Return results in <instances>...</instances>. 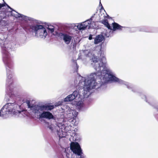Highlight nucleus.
<instances>
[{"mask_svg":"<svg viewBox=\"0 0 158 158\" xmlns=\"http://www.w3.org/2000/svg\"><path fill=\"white\" fill-rule=\"evenodd\" d=\"M98 47V50L94 51L93 54L90 53L88 54L90 56L92 55L91 64L97 72L91 73L86 77L79 76L78 78V86H80L79 97L80 99L76 102V105L79 109H81L83 106V99L87 98L90 94V90L99 88L102 84L113 82L124 84L128 89L132 88L131 84L116 77L112 71L106 67V59L105 57H102V60H99L101 52L100 48Z\"/></svg>","mask_w":158,"mask_h":158,"instance_id":"obj_1","label":"nucleus"},{"mask_svg":"<svg viewBox=\"0 0 158 158\" xmlns=\"http://www.w3.org/2000/svg\"><path fill=\"white\" fill-rule=\"evenodd\" d=\"M6 37L2 34L0 33V45H1L3 61L5 65L7 75L6 85L7 90L8 91L9 95H11L12 97L16 95L14 93L16 92L15 85L13 82L14 79V73L12 71L13 68V64L10 61V54L12 49L10 43H8L6 40Z\"/></svg>","mask_w":158,"mask_h":158,"instance_id":"obj_2","label":"nucleus"},{"mask_svg":"<svg viewBox=\"0 0 158 158\" xmlns=\"http://www.w3.org/2000/svg\"><path fill=\"white\" fill-rule=\"evenodd\" d=\"M48 128L52 132H56L60 138L65 137L67 135L73 137L76 139V132L70 125L63 123H57L56 126L49 125Z\"/></svg>","mask_w":158,"mask_h":158,"instance_id":"obj_3","label":"nucleus"},{"mask_svg":"<svg viewBox=\"0 0 158 158\" xmlns=\"http://www.w3.org/2000/svg\"><path fill=\"white\" fill-rule=\"evenodd\" d=\"M8 103L5 105L1 109L0 112V116H5L7 115L13 114L21 117L24 114V111H19L17 109L19 108V106L15 103Z\"/></svg>","mask_w":158,"mask_h":158,"instance_id":"obj_4","label":"nucleus"},{"mask_svg":"<svg viewBox=\"0 0 158 158\" xmlns=\"http://www.w3.org/2000/svg\"><path fill=\"white\" fill-rule=\"evenodd\" d=\"M27 105L28 108H30L31 111L32 112L37 115L44 110H51L54 108V106L52 105H45L41 106L32 105L31 106L29 103H28Z\"/></svg>","mask_w":158,"mask_h":158,"instance_id":"obj_5","label":"nucleus"},{"mask_svg":"<svg viewBox=\"0 0 158 158\" xmlns=\"http://www.w3.org/2000/svg\"><path fill=\"white\" fill-rule=\"evenodd\" d=\"M31 28L35 33V35L38 37L44 39L48 35L46 29L41 25H33L31 26Z\"/></svg>","mask_w":158,"mask_h":158,"instance_id":"obj_6","label":"nucleus"},{"mask_svg":"<svg viewBox=\"0 0 158 158\" xmlns=\"http://www.w3.org/2000/svg\"><path fill=\"white\" fill-rule=\"evenodd\" d=\"M8 8L6 9L5 14L6 16H12L15 17V18H21V19L24 20H27L28 19V17L26 16L20 14L16 12L14 10H12L11 8L9 6H8L6 3Z\"/></svg>","mask_w":158,"mask_h":158,"instance_id":"obj_7","label":"nucleus"},{"mask_svg":"<svg viewBox=\"0 0 158 158\" xmlns=\"http://www.w3.org/2000/svg\"><path fill=\"white\" fill-rule=\"evenodd\" d=\"M68 110L66 111V115L65 116L70 122H75L76 118L78 114L77 112L70 109L69 107L68 108Z\"/></svg>","mask_w":158,"mask_h":158,"instance_id":"obj_8","label":"nucleus"},{"mask_svg":"<svg viewBox=\"0 0 158 158\" xmlns=\"http://www.w3.org/2000/svg\"><path fill=\"white\" fill-rule=\"evenodd\" d=\"M91 20V19H88L85 22L79 23L77 26V28L80 30H85L90 23Z\"/></svg>","mask_w":158,"mask_h":158,"instance_id":"obj_9","label":"nucleus"},{"mask_svg":"<svg viewBox=\"0 0 158 158\" xmlns=\"http://www.w3.org/2000/svg\"><path fill=\"white\" fill-rule=\"evenodd\" d=\"M37 116H39L40 118H46L49 119L53 118L52 114L48 111H43L40 114H38Z\"/></svg>","mask_w":158,"mask_h":158,"instance_id":"obj_10","label":"nucleus"},{"mask_svg":"<svg viewBox=\"0 0 158 158\" xmlns=\"http://www.w3.org/2000/svg\"><path fill=\"white\" fill-rule=\"evenodd\" d=\"M78 96H79V91H75L73 92L72 94H70L64 98L65 102H69L75 99Z\"/></svg>","mask_w":158,"mask_h":158,"instance_id":"obj_11","label":"nucleus"},{"mask_svg":"<svg viewBox=\"0 0 158 158\" xmlns=\"http://www.w3.org/2000/svg\"><path fill=\"white\" fill-rule=\"evenodd\" d=\"M60 36L63 38L65 43L67 44L70 43L72 38L71 36L66 33H61Z\"/></svg>","mask_w":158,"mask_h":158,"instance_id":"obj_12","label":"nucleus"},{"mask_svg":"<svg viewBox=\"0 0 158 158\" xmlns=\"http://www.w3.org/2000/svg\"><path fill=\"white\" fill-rule=\"evenodd\" d=\"M104 39V37L102 35H98L94 39V44H98L102 42Z\"/></svg>","mask_w":158,"mask_h":158,"instance_id":"obj_13","label":"nucleus"},{"mask_svg":"<svg viewBox=\"0 0 158 158\" xmlns=\"http://www.w3.org/2000/svg\"><path fill=\"white\" fill-rule=\"evenodd\" d=\"M113 26V28L111 30H109V31H110L111 30H112L113 31H115L117 30H122V28L123 27L119 25L118 23H112Z\"/></svg>","mask_w":158,"mask_h":158,"instance_id":"obj_14","label":"nucleus"},{"mask_svg":"<svg viewBox=\"0 0 158 158\" xmlns=\"http://www.w3.org/2000/svg\"><path fill=\"white\" fill-rule=\"evenodd\" d=\"M102 23L108 28V31H109V30L112 29V27L109 24L106 20H102Z\"/></svg>","mask_w":158,"mask_h":158,"instance_id":"obj_15","label":"nucleus"},{"mask_svg":"<svg viewBox=\"0 0 158 158\" xmlns=\"http://www.w3.org/2000/svg\"><path fill=\"white\" fill-rule=\"evenodd\" d=\"M92 17L91 18H90L89 19H91V23L88 26L89 28V27H92L94 28H96V22H95L94 21H92Z\"/></svg>","mask_w":158,"mask_h":158,"instance_id":"obj_16","label":"nucleus"},{"mask_svg":"<svg viewBox=\"0 0 158 158\" xmlns=\"http://www.w3.org/2000/svg\"><path fill=\"white\" fill-rule=\"evenodd\" d=\"M48 29L51 33H52L54 31V27L53 26H48Z\"/></svg>","mask_w":158,"mask_h":158,"instance_id":"obj_17","label":"nucleus"},{"mask_svg":"<svg viewBox=\"0 0 158 158\" xmlns=\"http://www.w3.org/2000/svg\"><path fill=\"white\" fill-rule=\"evenodd\" d=\"M105 34H106V36H107V37H109V36H110V33L109 34L106 33Z\"/></svg>","mask_w":158,"mask_h":158,"instance_id":"obj_18","label":"nucleus"},{"mask_svg":"<svg viewBox=\"0 0 158 158\" xmlns=\"http://www.w3.org/2000/svg\"><path fill=\"white\" fill-rule=\"evenodd\" d=\"M92 35H90L89 37V40H91L92 39Z\"/></svg>","mask_w":158,"mask_h":158,"instance_id":"obj_19","label":"nucleus"},{"mask_svg":"<svg viewBox=\"0 0 158 158\" xmlns=\"http://www.w3.org/2000/svg\"><path fill=\"white\" fill-rule=\"evenodd\" d=\"M4 6V4H2L0 3V9L2 7H3Z\"/></svg>","mask_w":158,"mask_h":158,"instance_id":"obj_20","label":"nucleus"},{"mask_svg":"<svg viewBox=\"0 0 158 158\" xmlns=\"http://www.w3.org/2000/svg\"><path fill=\"white\" fill-rule=\"evenodd\" d=\"M4 22V21H0V26H2V24Z\"/></svg>","mask_w":158,"mask_h":158,"instance_id":"obj_21","label":"nucleus"},{"mask_svg":"<svg viewBox=\"0 0 158 158\" xmlns=\"http://www.w3.org/2000/svg\"><path fill=\"white\" fill-rule=\"evenodd\" d=\"M74 82H75V83H76V84H77V80H76L74 81Z\"/></svg>","mask_w":158,"mask_h":158,"instance_id":"obj_22","label":"nucleus"},{"mask_svg":"<svg viewBox=\"0 0 158 158\" xmlns=\"http://www.w3.org/2000/svg\"><path fill=\"white\" fill-rule=\"evenodd\" d=\"M144 97H145V98H146V97H145V96H144Z\"/></svg>","mask_w":158,"mask_h":158,"instance_id":"obj_23","label":"nucleus"}]
</instances>
